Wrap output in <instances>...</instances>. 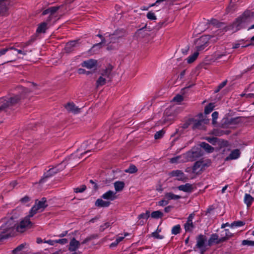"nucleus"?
Listing matches in <instances>:
<instances>
[{"label": "nucleus", "mask_w": 254, "mask_h": 254, "mask_svg": "<svg viewBox=\"0 0 254 254\" xmlns=\"http://www.w3.org/2000/svg\"><path fill=\"white\" fill-rule=\"evenodd\" d=\"M206 241V238L205 236L200 235L196 238V247L200 251L201 254L205 251V242Z\"/></svg>", "instance_id": "14"}, {"label": "nucleus", "mask_w": 254, "mask_h": 254, "mask_svg": "<svg viewBox=\"0 0 254 254\" xmlns=\"http://www.w3.org/2000/svg\"><path fill=\"white\" fill-rule=\"evenodd\" d=\"M104 34H98L97 36L99 37L101 39L102 43H105L107 42H114V40L113 39L116 37V33H113L109 34L108 35H106L109 34V33H104Z\"/></svg>", "instance_id": "16"}, {"label": "nucleus", "mask_w": 254, "mask_h": 254, "mask_svg": "<svg viewBox=\"0 0 254 254\" xmlns=\"http://www.w3.org/2000/svg\"><path fill=\"white\" fill-rule=\"evenodd\" d=\"M47 206L45 198H42L41 200L36 202L35 205L32 207L30 211V216L33 217L37 212L42 211Z\"/></svg>", "instance_id": "11"}, {"label": "nucleus", "mask_w": 254, "mask_h": 254, "mask_svg": "<svg viewBox=\"0 0 254 254\" xmlns=\"http://www.w3.org/2000/svg\"><path fill=\"white\" fill-rule=\"evenodd\" d=\"M162 216L163 213L159 210L153 211L151 214V217L155 219L161 218Z\"/></svg>", "instance_id": "35"}, {"label": "nucleus", "mask_w": 254, "mask_h": 254, "mask_svg": "<svg viewBox=\"0 0 254 254\" xmlns=\"http://www.w3.org/2000/svg\"><path fill=\"white\" fill-rule=\"evenodd\" d=\"M29 197H27V196H25V197H24L23 198H22L21 199V201H22V202H24V203H25V202H27V201H29Z\"/></svg>", "instance_id": "62"}, {"label": "nucleus", "mask_w": 254, "mask_h": 254, "mask_svg": "<svg viewBox=\"0 0 254 254\" xmlns=\"http://www.w3.org/2000/svg\"><path fill=\"white\" fill-rule=\"evenodd\" d=\"M67 231H65V232H63L61 234H60L58 236V237L62 238V237L65 236L67 235Z\"/></svg>", "instance_id": "64"}, {"label": "nucleus", "mask_w": 254, "mask_h": 254, "mask_svg": "<svg viewBox=\"0 0 254 254\" xmlns=\"http://www.w3.org/2000/svg\"><path fill=\"white\" fill-rule=\"evenodd\" d=\"M0 241L14 236L16 232L15 226L17 220L13 218H5L1 221Z\"/></svg>", "instance_id": "1"}, {"label": "nucleus", "mask_w": 254, "mask_h": 254, "mask_svg": "<svg viewBox=\"0 0 254 254\" xmlns=\"http://www.w3.org/2000/svg\"><path fill=\"white\" fill-rule=\"evenodd\" d=\"M209 40V36L208 35L202 36L197 39L195 42L196 50L197 51L203 50L207 46Z\"/></svg>", "instance_id": "12"}, {"label": "nucleus", "mask_w": 254, "mask_h": 254, "mask_svg": "<svg viewBox=\"0 0 254 254\" xmlns=\"http://www.w3.org/2000/svg\"><path fill=\"white\" fill-rule=\"evenodd\" d=\"M7 5L4 0L0 1V14L6 11Z\"/></svg>", "instance_id": "34"}, {"label": "nucleus", "mask_w": 254, "mask_h": 254, "mask_svg": "<svg viewBox=\"0 0 254 254\" xmlns=\"http://www.w3.org/2000/svg\"><path fill=\"white\" fill-rule=\"evenodd\" d=\"M181 227L180 225H177L174 226L172 229V234L174 235H177L180 233Z\"/></svg>", "instance_id": "39"}, {"label": "nucleus", "mask_w": 254, "mask_h": 254, "mask_svg": "<svg viewBox=\"0 0 254 254\" xmlns=\"http://www.w3.org/2000/svg\"><path fill=\"white\" fill-rule=\"evenodd\" d=\"M116 192L113 190H108L102 195V198L110 201H113L117 198Z\"/></svg>", "instance_id": "21"}, {"label": "nucleus", "mask_w": 254, "mask_h": 254, "mask_svg": "<svg viewBox=\"0 0 254 254\" xmlns=\"http://www.w3.org/2000/svg\"><path fill=\"white\" fill-rule=\"evenodd\" d=\"M112 66L109 65L105 69L101 71L100 75L96 81V86L97 87L105 85L107 81L110 80Z\"/></svg>", "instance_id": "4"}, {"label": "nucleus", "mask_w": 254, "mask_h": 254, "mask_svg": "<svg viewBox=\"0 0 254 254\" xmlns=\"http://www.w3.org/2000/svg\"><path fill=\"white\" fill-rule=\"evenodd\" d=\"M77 44L76 41H73L67 43L65 45V50L66 52H70L72 50V48L75 46Z\"/></svg>", "instance_id": "33"}, {"label": "nucleus", "mask_w": 254, "mask_h": 254, "mask_svg": "<svg viewBox=\"0 0 254 254\" xmlns=\"http://www.w3.org/2000/svg\"><path fill=\"white\" fill-rule=\"evenodd\" d=\"M68 243L67 239L63 238L59 240H56V244L59 243L61 245H65Z\"/></svg>", "instance_id": "47"}, {"label": "nucleus", "mask_w": 254, "mask_h": 254, "mask_svg": "<svg viewBox=\"0 0 254 254\" xmlns=\"http://www.w3.org/2000/svg\"><path fill=\"white\" fill-rule=\"evenodd\" d=\"M183 100V97L180 95H177L173 99V101L177 103H180Z\"/></svg>", "instance_id": "43"}, {"label": "nucleus", "mask_w": 254, "mask_h": 254, "mask_svg": "<svg viewBox=\"0 0 254 254\" xmlns=\"http://www.w3.org/2000/svg\"><path fill=\"white\" fill-rule=\"evenodd\" d=\"M149 217V212L148 211H147L144 213H142V214H140L138 217V219H144L145 220H147Z\"/></svg>", "instance_id": "45"}, {"label": "nucleus", "mask_w": 254, "mask_h": 254, "mask_svg": "<svg viewBox=\"0 0 254 254\" xmlns=\"http://www.w3.org/2000/svg\"><path fill=\"white\" fill-rule=\"evenodd\" d=\"M139 35H138V36L139 37H144L145 38V39L142 40L143 42H147L148 41L147 39H146V38L148 36V33H143V32H141V33H138Z\"/></svg>", "instance_id": "52"}, {"label": "nucleus", "mask_w": 254, "mask_h": 254, "mask_svg": "<svg viewBox=\"0 0 254 254\" xmlns=\"http://www.w3.org/2000/svg\"><path fill=\"white\" fill-rule=\"evenodd\" d=\"M86 189V187L85 185H82L80 187L74 189V192L76 193L82 192Z\"/></svg>", "instance_id": "44"}, {"label": "nucleus", "mask_w": 254, "mask_h": 254, "mask_svg": "<svg viewBox=\"0 0 254 254\" xmlns=\"http://www.w3.org/2000/svg\"><path fill=\"white\" fill-rule=\"evenodd\" d=\"M196 152L189 151L186 154H183L180 156L173 157L170 159L172 163H177L181 162H187L190 160H193V158L197 156Z\"/></svg>", "instance_id": "7"}, {"label": "nucleus", "mask_w": 254, "mask_h": 254, "mask_svg": "<svg viewBox=\"0 0 254 254\" xmlns=\"http://www.w3.org/2000/svg\"><path fill=\"white\" fill-rule=\"evenodd\" d=\"M207 165L203 161H198L195 163L193 166L192 172L193 173L200 174Z\"/></svg>", "instance_id": "15"}, {"label": "nucleus", "mask_w": 254, "mask_h": 254, "mask_svg": "<svg viewBox=\"0 0 254 254\" xmlns=\"http://www.w3.org/2000/svg\"><path fill=\"white\" fill-rule=\"evenodd\" d=\"M137 171V168L133 165H131L129 168L125 170V172L126 173H128L130 174H133L136 172Z\"/></svg>", "instance_id": "37"}, {"label": "nucleus", "mask_w": 254, "mask_h": 254, "mask_svg": "<svg viewBox=\"0 0 254 254\" xmlns=\"http://www.w3.org/2000/svg\"><path fill=\"white\" fill-rule=\"evenodd\" d=\"M20 99V97L17 95L10 98H0V110L10 107L11 106L17 103Z\"/></svg>", "instance_id": "6"}, {"label": "nucleus", "mask_w": 254, "mask_h": 254, "mask_svg": "<svg viewBox=\"0 0 254 254\" xmlns=\"http://www.w3.org/2000/svg\"><path fill=\"white\" fill-rule=\"evenodd\" d=\"M127 235H128V234H125L124 235V236H119V237H117V238L116 239V240L117 241H118V243H119L120 242H121V241H122L124 240V239L125 238V237L126 236H127Z\"/></svg>", "instance_id": "57"}, {"label": "nucleus", "mask_w": 254, "mask_h": 254, "mask_svg": "<svg viewBox=\"0 0 254 254\" xmlns=\"http://www.w3.org/2000/svg\"><path fill=\"white\" fill-rule=\"evenodd\" d=\"M164 134V131L163 130H160L155 134L154 138L155 139H158L162 138Z\"/></svg>", "instance_id": "42"}, {"label": "nucleus", "mask_w": 254, "mask_h": 254, "mask_svg": "<svg viewBox=\"0 0 254 254\" xmlns=\"http://www.w3.org/2000/svg\"><path fill=\"white\" fill-rule=\"evenodd\" d=\"M80 245L79 242L73 238L69 243L68 250L70 251H75L78 249Z\"/></svg>", "instance_id": "24"}, {"label": "nucleus", "mask_w": 254, "mask_h": 254, "mask_svg": "<svg viewBox=\"0 0 254 254\" xmlns=\"http://www.w3.org/2000/svg\"><path fill=\"white\" fill-rule=\"evenodd\" d=\"M211 25L213 27L216 28H224L226 27L225 24L223 22H220L215 19H212L208 21L207 22H201L197 27L198 30L200 32H204Z\"/></svg>", "instance_id": "5"}, {"label": "nucleus", "mask_w": 254, "mask_h": 254, "mask_svg": "<svg viewBox=\"0 0 254 254\" xmlns=\"http://www.w3.org/2000/svg\"><path fill=\"white\" fill-rule=\"evenodd\" d=\"M115 190L116 192H120L123 190L125 184L122 181H116L114 183Z\"/></svg>", "instance_id": "26"}, {"label": "nucleus", "mask_w": 254, "mask_h": 254, "mask_svg": "<svg viewBox=\"0 0 254 254\" xmlns=\"http://www.w3.org/2000/svg\"><path fill=\"white\" fill-rule=\"evenodd\" d=\"M226 239V238L223 237L221 239L219 240L218 236L217 234H213L210 239H209V243H218L220 241H224Z\"/></svg>", "instance_id": "32"}, {"label": "nucleus", "mask_w": 254, "mask_h": 254, "mask_svg": "<svg viewBox=\"0 0 254 254\" xmlns=\"http://www.w3.org/2000/svg\"><path fill=\"white\" fill-rule=\"evenodd\" d=\"M178 189L179 190L185 192H191L193 190V185L189 183H187L185 185L178 186Z\"/></svg>", "instance_id": "23"}, {"label": "nucleus", "mask_w": 254, "mask_h": 254, "mask_svg": "<svg viewBox=\"0 0 254 254\" xmlns=\"http://www.w3.org/2000/svg\"><path fill=\"white\" fill-rule=\"evenodd\" d=\"M110 223L109 222L105 223L103 225H101L100 226V230L103 231L106 228H108L110 226Z\"/></svg>", "instance_id": "51"}, {"label": "nucleus", "mask_w": 254, "mask_h": 254, "mask_svg": "<svg viewBox=\"0 0 254 254\" xmlns=\"http://www.w3.org/2000/svg\"><path fill=\"white\" fill-rule=\"evenodd\" d=\"M254 201L253 197L249 194L246 193L244 197V202L247 204L248 207L251 205Z\"/></svg>", "instance_id": "31"}, {"label": "nucleus", "mask_w": 254, "mask_h": 254, "mask_svg": "<svg viewBox=\"0 0 254 254\" xmlns=\"http://www.w3.org/2000/svg\"><path fill=\"white\" fill-rule=\"evenodd\" d=\"M28 45V43L15 44L12 46H10V49L11 50L16 52L17 53L15 54V55L19 57V55L26 56L28 53L31 51L27 49Z\"/></svg>", "instance_id": "9"}, {"label": "nucleus", "mask_w": 254, "mask_h": 254, "mask_svg": "<svg viewBox=\"0 0 254 254\" xmlns=\"http://www.w3.org/2000/svg\"><path fill=\"white\" fill-rule=\"evenodd\" d=\"M9 50H11V49H10V46L7 48L0 49V57L2 55H4L7 51Z\"/></svg>", "instance_id": "49"}, {"label": "nucleus", "mask_w": 254, "mask_h": 254, "mask_svg": "<svg viewBox=\"0 0 254 254\" xmlns=\"http://www.w3.org/2000/svg\"><path fill=\"white\" fill-rule=\"evenodd\" d=\"M65 108L66 110L73 114H77L80 112V108H78L75 105L72 103H68L65 106Z\"/></svg>", "instance_id": "22"}, {"label": "nucleus", "mask_w": 254, "mask_h": 254, "mask_svg": "<svg viewBox=\"0 0 254 254\" xmlns=\"http://www.w3.org/2000/svg\"><path fill=\"white\" fill-rule=\"evenodd\" d=\"M224 232H225V235H226V237H230L231 236V233H230V232L228 230L225 229L224 230Z\"/></svg>", "instance_id": "61"}, {"label": "nucleus", "mask_w": 254, "mask_h": 254, "mask_svg": "<svg viewBox=\"0 0 254 254\" xmlns=\"http://www.w3.org/2000/svg\"><path fill=\"white\" fill-rule=\"evenodd\" d=\"M214 108V105L213 103L209 104L204 109V113L205 114H208L211 112Z\"/></svg>", "instance_id": "36"}, {"label": "nucleus", "mask_w": 254, "mask_h": 254, "mask_svg": "<svg viewBox=\"0 0 254 254\" xmlns=\"http://www.w3.org/2000/svg\"><path fill=\"white\" fill-rule=\"evenodd\" d=\"M205 139L213 145L219 144L221 146H225L227 144V141L219 139L216 137H207L205 138Z\"/></svg>", "instance_id": "20"}, {"label": "nucleus", "mask_w": 254, "mask_h": 254, "mask_svg": "<svg viewBox=\"0 0 254 254\" xmlns=\"http://www.w3.org/2000/svg\"><path fill=\"white\" fill-rule=\"evenodd\" d=\"M118 242L115 240L114 242L110 244V248L115 247L118 245Z\"/></svg>", "instance_id": "60"}, {"label": "nucleus", "mask_w": 254, "mask_h": 254, "mask_svg": "<svg viewBox=\"0 0 254 254\" xmlns=\"http://www.w3.org/2000/svg\"><path fill=\"white\" fill-rule=\"evenodd\" d=\"M226 84V81H224L222 82L218 87V89L215 91L216 92H218L221 89L224 87Z\"/></svg>", "instance_id": "55"}, {"label": "nucleus", "mask_w": 254, "mask_h": 254, "mask_svg": "<svg viewBox=\"0 0 254 254\" xmlns=\"http://www.w3.org/2000/svg\"><path fill=\"white\" fill-rule=\"evenodd\" d=\"M147 17L150 19V20H154V19H156V16L154 14V13L153 12H149L147 14Z\"/></svg>", "instance_id": "50"}, {"label": "nucleus", "mask_w": 254, "mask_h": 254, "mask_svg": "<svg viewBox=\"0 0 254 254\" xmlns=\"http://www.w3.org/2000/svg\"><path fill=\"white\" fill-rule=\"evenodd\" d=\"M177 114L172 109H167L162 118L163 124H171L176 119Z\"/></svg>", "instance_id": "10"}, {"label": "nucleus", "mask_w": 254, "mask_h": 254, "mask_svg": "<svg viewBox=\"0 0 254 254\" xmlns=\"http://www.w3.org/2000/svg\"><path fill=\"white\" fill-rule=\"evenodd\" d=\"M164 0H156V1L155 3H154L150 5H149V7L153 6H154V5H156V4H157V3H160V2H162V1H164Z\"/></svg>", "instance_id": "63"}, {"label": "nucleus", "mask_w": 254, "mask_h": 254, "mask_svg": "<svg viewBox=\"0 0 254 254\" xmlns=\"http://www.w3.org/2000/svg\"><path fill=\"white\" fill-rule=\"evenodd\" d=\"M110 204L109 201L103 200L102 199L99 198L95 202V205L97 207H106Z\"/></svg>", "instance_id": "27"}, {"label": "nucleus", "mask_w": 254, "mask_h": 254, "mask_svg": "<svg viewBox=\"0 0 254 254\" xmlns=\"http://www.w3.org/2000/svg\"><path fill=\"white\" fill-rule=\"evenodd\" d=\"M245 223L244 221H235L230 224L231 227H239L243 226L245 225Z\"/></svg>", "instance_id": "38"}, {"label": "nucleus", "mask_w": 254, "mask_h": 254, "mask_svg": "<svg viewBox=\"0 0 254 254\" xmlns=\"http://www.w3.org/2000/svg\"><path fill=\"white\" fill-rule=\"evenodd\" d=\"M160 231V230H159L157 229L156 231L153 232L152 233V237L157 239H162L163 238V236L159 234Z\"/></svg>", "instance_id": "41"}, {"label": "nucleus", "mask_w": 254, "mask_h": 254, "mask_svg": "<svg viewBox=\"0 0 254 254\" xmlns=\"http://www.w3.org/2000/svg\"><path fill=\"white\" fill-rule=\"evenodd\" d=\"M254 15V12L250 10L245 11L243 14L238 17L233 22L232 27L236 30H239L243 27L245 26L246 23L250 21Z\"/></svg>", "instance_id": "3"}, {"label": "nucleus", "mask_w": 254, "mask_h": 254, "mask_svg": "<svg viewBox=\"0 0 254 254\" xmlns=\"http://www.w3.org/2000/svg\"><path fill=\"white\" fill-rule=\"evenodd\" d=\"M242 244L243 246L254 247V241L248 240H245L242 241Z\"/></svg>", "instance_id": "40"}, {"label": "nucleus", "mask_w": 254, "mask_h": 254, "mask_svg": "<svg viewBox=\"0 0 254 254\" xmlns=\"http://www.w3.org/2000/svg\"><path fill=\"white\" fill-rule=\"evenodd\" d=\"M194 214H190L187 219L186 223L184 225V228L186 232H191L194 228V225L192 222Z\"/></svg>", "instance_id": "19"}, {"label": "nucleus", "mask_w": 254, "mask_h": 254, "mask_svg": "<svg viewBox=\"0 0 254 254\" xmlns=\"http://www.w3.org/2000/svg\"><path fill=\"white\" fill-rule=\"evenodd\" d=\"M87 148V143H83L81 146V148L78 149L77 150V151H82L83 149H85L86 148Z\"/></svg>", "instance_id": "58"}, {"label": "nucleus", "mask_w": 254, "mask_h": 254, "mask_svg": "<svg viewBox=\"0 0 254 254\" xmlns=\"http://www.w3.org/2000/svg\"><path fill=\"white\" fill-rule=\"evenodd\" d=\"M165 198L167 199L168 201L170 200H177L181 198V196L177 194H175L172 192H167L164 195Z\"/></svg>", "instance_id": "28"}, {"label": "nucleus", "mask_w": 254, "mask_h": 254, "mask_svg": "<svg viewBox=\"0 0 254 254\" xmlns=\"http://www.w3.org/2000/svg\"><path fill=\"white\" fill-rule=\"evenodd\" d=\"M199 52V51H197L196 50V51L192 55H191L188 57V58L187 59V63L188 64H191L194 62L198 56Z\"/></svg>", "instance_id": "29"}, {"label": "nucleus", "mask_w": 254, "mask_h": 254, "mask_svg": "<svg viewBox=\"0 0 254 254\" xmlns=\"http://www.w3.org/2000/svg\"><path fill=\"white\" fill-rule=\"evenodd\" d=\"M44 243H47L51 246H54L56 244V240H47V241H45L44 242Z\"/></svg>", "instance_id": "56"}, {"label": "nucleus", "mask_w": 254, "mask_h": 254, "mask_svg": "<svg viewBox=\"0 0 254 254\" xmlns=\"http://www.w3.org/2000/svg\"><path fill=\"white\" fill-rule=\"evenodd\" d=\"M24 245L23 244H21V245H19V246H18L16 248H15L13 250V252L14 253H16L18 251L22 250L24 248Z\"/></svg>", "instance_id": "54"}, {"label": "nucleus", "mask_w": 254, "mask_h": 254, "mask_svg": "<svg viewBox=\"0 0 254 254\" xmlns=\"http://www.w3.org/2000/svg\"><path fill=\"white\" fill-rule=\"evenodd\" d=\"M62 7V6H51L44 10L42 14L45 15L49 14L46 22H43L39 24L36 32H45L48 28V22L55 21L58 19L56 12Z\"/></svg>", "instance_id": "2"}, {"label": "nucleus", "mask_w": 254, "mask_h": 254, "mask_svg": "<svg viewBox=\"0 0 254 254\" xmlns=\"http://www.w3.org/2000/svg\"><path fill=\"white\" fill-rule=\"evenodd\" d=\"M77 72L79 74H85L86 72V70L83 68H79L77 70Z\"/></svg>", "instance_id": "59"}, {"label": "nucleus", "mask_w": 254, "mask_h": 254, "mask_svg": "<svg viewBox=\"0 0 254 254\" xmlns=\"http://www.w3.org/2000/svg\"><path fill=\"white\" fill-rule=\"evenodd\" d=\"M30 217H31L30 216L29 214L28 216L22 219L18 225H17V224H16L15 226L16 232L22 233L32 227V224L30 221Z\"/></svg>", "instance_id": "8"}, {"label": "nucleus", "mask_w": 254, "mask_h": 254, "mask_svg": "<svg viewBox=\"0 0 254 254\" xmlns=\"http://www.w3.org/2000/svg\"><path fill=\"white\" fill-rule=\"evenodd\" d=\"M170 175L176 178V179L178 181L185 182L188 179L187 176L182 171L179 170L172 171L170 173Z\"/></svg>", "instance_id": "18"}, {"label": "nucleus", "mask_w": 254, "mask_h": 254, "mask_svg": "<svg viewBox=\"0 0 254 254\" xmlns=\"http://www.w3.org/2000/svg\"><path fill=\"white\" fill-rule=\"evenodd\" d=\"M241 97H246L247 98H254V94L249 93V94H241Z\"/></svg>", "instance_id": "53"}, {"label": "nucleus", "mask_w": 254, "mask_h": 254, "mask_svg": "<svg viewBox=\"0 0 254 254\" xmlns=\"http://www.w3.org/2000/svg\"><path fill=\"white\" fill-rule=\"evenodd\" d=\"M200 146L208 153H211L214 151V148L205 142H201Z\"/></svg>", "instance_id": "30"}, {"label": "nucleus", "mask_w": 254, "mask_h": 254, "mask_svg": "<svg viewBox=\"0 0 254 254\" xmlns=\"http://www.w3.org/2000/svg\"><path fill=\"white\" fill-rule=\"evenodd\" d=\"M66 163L64 161L61 164L58 165L57 166L50 169L46 173L44 174V176L45 178L50 177L55 174L61 171L65 167Z\"/></svg>", "instance_id": "13"}, {"label": "nucleus", "mask_w": 254, "mask_h": 254, "mask_svg": "<svg viewBox=\"0 0 254 254\" xmlns=\"http://www.w3.org/2000/svg\"><path fill=\"white\" fill-rule=\"evenodd\" d=\"M97 61L94 59H89L83 61L81 65L89 69H96L97 66Z\"/></svg>", "instance_id": "17"}, {"label": "nucleus", "mask_w": 254, "mask_h": 254, "mask_svg": "<svg viewBox=\"0 0 254 254\" xmlns=\"http://www.w3.org/2000/svg\"><path fill=\"white\" fill-rule=\"evenodd\" d=\"M168 203H169L168 200L167 199H165V198L164 199H162L158 202V205L159 206H161L166 205Z\"/></svg>", "instance_id": "48"}, {"label": "nucleus", "mask_w": 254, "mask_h": 254, "mask_svg": "<svg viewBox=\"0 0 254 254\" xmlns=\"http://www.w3.org/2000/svg\"><path fill=\"white\" fill-rule=\"evenodd\" d=\"M218 117V113L217 112H214L212 114V124H215L216 123V120Z\"/></svg>", "instance_id": "46"}, {"label": "nucleus", "mask_w": 254, "mask_h": 254, "mask_svg": "<svg viewBox=\"0 0 254 254\" xmlns=\"http://www.w3.org/2000/svg\"><path fill=\"white\" fill-rule=\"evenodd\" d=\"M240 155V151L239 149H236L233 150L229 155L226 158V160H234L238 159Z\"/></svg>", "instance_id": "25"}]
</instances>
